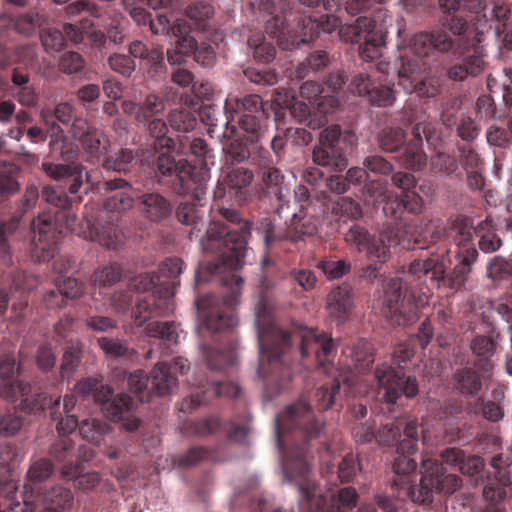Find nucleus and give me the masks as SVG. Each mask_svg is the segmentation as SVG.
I'll return each mask as SVG.
<instances>
[{
	"label": "nucleus",
	"mask_w": 512,
	"mask_h": 512,
	"mask_svg": "<svg viewBox=\"0 0 512 512\" xmlns=\"http://www.w3.org/2000/svg\"><path fill=\"white\" fill-rule=\"evenodd\" d=\"M188 370V360L182 357L174 358L170 364L159 362L150 376L143 370L130 373L127 380L128 388L140 402H149L153 395L169 394L176 385V373L186 374Z\"/></svg>",
	"instance_id": "nucleus-11"
},
{
	"label": "nucleus",
	"mask_w": 512,
	"mask_h": 512,
	"mask_svg": "<svg viewBox=\"0 0 512 512\" xmlns=\"http://www.w3.org/2000/svg\"><path fill=\"white\" fill-rule=\"evenodd\" d=\"M472 409L475 414L483 416L485 419L491 422H497L503 418V408L499 403L492 400H484L478 398Z\"/></svg>",
	"instance_id": "nucleus-54"
},
{
	"label": "nucleus",
	"mask_w": 512,
	"mask_h": 512,
	"mask_svg": "<svg viewBox=\"0 0 512 512\" xmlns=\"http://www.w3.org/2000/svg\"><path fill=\"white\" fill-rule=\"evenodd\" d=\"M136 106H139L136 112L137 118L143 117L144 119H147L164 109L162 98H154V101H150V98H145L143 103H134L131 100L123 102V108L127 113L133 112L136 109Z\"/></svg>",
	"instance_id": "nucleus-49"
},
{
	"label": "nucleus",
	"mask_w": 512,
	"mask_h": 512,
	"mask_svg": "<svg viewBox=\"0 0 512 512\" xmlns=\"http://www.w3.org/2000/svg\"><path fill=\"white\" fill-rule=\"evenodd\" d=\"M474 223L472 218L464 215H456L451 217L444 232L447 238L456 243L458 247L466 246L473 240Z\"/></svg>",
	"instance_id": "nucleus-33"
},
{
	"label": "nucleus",
	"mask_w": 512,
	"mask_h": 512,
	"mask_svg": "<svg viewBox=\"0 0 512 512\" xmlns=\"http://www.w3.org/2000/svg\"><path fill=\"white\" fill-rule=\"evenodd\" d=\"M59 436L60 438L51 446L50 455L58 462H66L73 456V442L68 435Z\"/></svg>",
	"instance_id": "nucleus-61"
},
{
	"label": "nucleus",
	"mask_w": 512,
	"mask_h": 512,
	"mask_svg": "<svg viewBox=\"0 0 512 512\" xmlns=\"http://www.w3.org/2000/svg\"><path fill=\"white\" fill-rule=\"evenodd\" d=\"M344 237L348 244L356 246L359 251H366L367 258L373 263L362 269L360 277L373 282L380 276L382 264L390 259L392 246L429 248L440 239V230L432 222L424 227L405 222L403 228L388 225L378 235H371L364 226L353 223Z\"/></svg>",
	"instance_id": "nucleus-5"
},
{
	"label": "nucleus",
	"mask_w": 512,
	"mask_h": 512,
	"mask_svg": "<svg viewBox=\"0 0 512 512\" xmlns=\"http://www.w3.org/2000/svg\"><path fill=\"white\" fill-rule=\"evenodd\" d=\"M453 385L465 397H475L482 389L481 375L473 367L457 369L453 374Z\"/></svg>",
	"instance_id": "nucleus-35"
},
{
	"label": "nucleus",
	"mask_w": 512,
	"mask_h": 512,
	"mask_svg": "<svg viewBox=\"0 0 512 512\" xmlns=\"http://www.w3.org/2000/svg\"><path fill=\"white\" fill-rule=\"evenodd\" d=\"M146 332L150 337L176 343L177 328L175 322H151L146 326Z\"/></svg>",
	"instance_id": "nucleus-55"
},
{
	"label": "nucleus",
	"mask_w": 512,
	"mask_h": 512,
	"mask_svg": "<svg viewBox=\"0 0 512 512\" xmlns=\"http://www.w3.org/2000/svg\"><path fill=\"white\" fill-rule=\"evenodd\" d=\"M136 205L140 215L152 223L166 221L174 209L172 202L158 192H144L136 196Z\"/></svg>",
	"instance_id": "nucleus-21"
},
{
	"label": "nucleus",
	"mask_w": 512,
	"mask_h": 512,
	"mask_svg": "<svg viewBox=\"0 0 512 512\" xmlns=\"http://www.w3.org/2000/svg\"><path fill=\"white\" fill-rule=\"evenodd\" d=\"M417 447L412 451L400 452L393 463L396 477L393 489L400 500L410 499L415 504L428 505L432 503L435 493L452 494L462 487V478L448 469H457L464 474H474L483 468L482 460L475 456H465V452L457 447L443 449L437 458H422V477L416 484L415 471L417 461L412 457Z\"/></svg>",
	"instance_id": "nucleus-4"
},
{
	"label": "nucleus",
	"mask_w": 512,
	"mask_h": 512,
	"mask_svg": "<svg viewBox=\"0 0 512 512\" xmlns=\"http://www.w3.org/2000/svg\"><path fill=\"white\" fill-rule=\"evenodd\" d=\"M198 202H185L181 203L177 210L176 216L179 222L185 225H194L196 226L199 220L202 218V211Z\"/></svg>",
	"instance_id": "nucleus-60"
},
{
	"label": "nucleus",
	"mask_w": 512,
	"mask_h": 512,
	"mask_svg": "<svg viewBox=\"0 0 512 512\" xmlns=\"http://www.w3.org/2000/svg\"><path fill=\"white\" fill-rule=\"evenodd\" d=\"M262 182L266 192L274 196L279 202L277 214L281 217L284 207H288V201L286 200L288 188L284 184L283 174L275 167L266 169L262 174Z\"/></svg>",
	"instance_id": "nucleus-32"
},
{
	"label": "nucleus",
	"mask_w": 512,
	"mask_h": 512,
	"mask_svg": "<svg viewBox=\"0 0 512 512\" xmlns=\"http://www.w3.org/2000/svg\"><path fill=\"white\" fill-rule=\"evenodd\" d=\"M190 28L184 19L177 20L171 29L174 38L171 44L172 50H167V58L171 65L181 64L184 57L195 53L197 47L194 38L189 35Z\"/></svg>",
	"instance_id": "nucleus-24"
},
{
	"label": "nucleus",
	"mask_w": 512,
	"mask_h": 512,
	"mask_svg": "<svg viewBox=\"0 0 512 512\" xmlns=\"http://www.w3.org/2000/svg\"><path fill=\"white\" fill-rule=\"evenodd\" d=\"M203 355L210 370L222 371L235 364L237 355L233 344L227 346H202Z\"/></svg>",
	"instance_id": "nucleus-30"
},
{
	"label": "nucleus",
	"mask_w": 512,
	"mask_h": 512,
	"mask_svg": "<svg viewBox=\"0 0 512 512\" xmlns=\"http://www.w3.org/2000/svg\"><path fill=\"white\" fill-rule=\"evenodd\" d=\"M50 132V158L53 161H44L42 170L49 178L68 184L70 194L75 195L84 183V167L76 162L78 148L66 139L63 130L50 129Z\"/></svg>",
	"instance_id": "nucleus-10"
},
{
	"label": "nucleus",
	"mask_w": 512,
	"mask_h": 512,
	"mask_svg": "<svg viewBox=\"0 0 512 512\" xmlns=\"http://www.w3.org/2000/svg\"><path fill=\"white\" fill-rule=\"evenodd\" d=\"M77 427L82 438L99 445L102 437L108 433L110 426L105 421L90 418L82 422L78 421Z\"/></svg>",
	"instance_id": "nucleus-44"
},
{
	"label": "nucleus",
	"mask_w": 512,
	"mask_h": 512,
	"mask_svg": "<svg viewBox=\"0 0 512 512\" xmlns=\"http://www.w3.org/2000/svg\"><path fill=\"white\" fill-rule=\"evenodd\" d=\"M405 132L401 128L384 129L379 137L380 148L385 152H396L404 144Z\"/></svg>",
	"instance_id": "nucleus-52"
},
{
	"label": "nucleus",
	"mask_w": 512,
	"mask_h": 512,
	"mask_svg": "<svg viewBox=\"0 0 512 512\" xmlns=\"http://www.w3.org/2000/svg\"><path fill=\"white\" fill-rule=\"evenodd\" d=\"M354 308L352 288L343 284L333 288L327 296L329 315L338 322H345Z\"/></svg>",
	"instance_id": "nucleus-28"
},
{
	"label": "nucleus",
	"mask_w": 512,
	"mask_h": 512,
	"mask_svg": "<svg viewBox=\"0 0 512 512\" xmlns=\"http://www.w3.org/2000/svg\"><path fill=\"white\" fill-rule=\"evenodd\" d=\"M219 212L235 228L219 221L209 224L202 246L206 252L215 253L216 256L213 260L202 263L196 273L198 282L208 281L209 277L219 275L227 288L223 299L208 294L196 300L198 317L202 325L211 331L231 328L237 323L234 308L243 283L237 270L244 263L247 238L251 231V223L243 220L235 209L221 208Z\"/></svg>",
	"instance_id": "nucleus-1"
},
{
	"label": "nucleus",
	"mask_w": 512,
	"mask_h": 512,
	"mask_svg": "<svg viewBox=\"0 0 512 512\" xmlns=\"http://www.w3.org/2000/svg\"><path fill=\"white\" fill-rule=\"evenodd\" d=\"M134 161L135 155L132 150L121 149L115 158H106L104 160L103 166L108 170L126 173L130 170Z\"/></svg>",
	"instance_id": "nucleus-58"
},
{
	"label": "nucleus",
	"mask_w": 512,
	"mask_h": 512,
	"mask_svg": "<svg viewBox=\"0 0 512 512\" xmlns=\"http://www.w3.org/2000/svg\"><path fill=\"white\" fill-rule=\"evenodd\" d=\"M421 71L420 62L409 59H401L400 65L398 67V75L400 78L399 85L403 86L404 92L407 94H412L414 89L408 87L407 83L413 84L418 81V74Z\"/></svg>",
	"instance_id": "nucleus-46"
},
{
	"label": "nucleus",
	"mask_w": 512,
	"mask_h": 512,
	"mask_svg": "<svg viewBox=\"0 0 512 512\" xmlns=\"http://www.w3.org/2000/svg\"><path fill=\"white\" fill-rule=\"evenodd\" d=\"M344 353L351 357L349 367H353L358 373H365L374 362L373 346L364 339L358 340L352 348H347Z\"/></svg>",
	"instance_id": "nucleus-39"
},
{
	"label": "nucleus",
	"mask_w": 512,
	"mask_h": 512,
	"mask_svg": "<svg viewBox=\"0 0 512 512\" xmlns=\"http://www.w3.org/2000/svg\"><path fill=\"white\" fill-rule=\"evenodd\" d=\"M94 398L108 419L121 423L123 428L130 432L139 428L141 420L135 416L137 403L131 396L126 393L114 396L109 385L98 384Z\"/></svg>",
	"instance_id": "nucleus-16"
},
{
	"label": "nucleus",
	"mask_w": 512,
	"mask_h": 512,
	"mask_svg": "<svg viewBox=\"0 0 512 512\" xmlns=\"http://www.w3.org/2000/svg\"><path fill=\"white\" fill-rule=\"evenodd\" d=\"M340 391V381L334 378L331 382L323 384L315 394L316 406L319 410H328L335 402V397Z\"/></svg>",
	"instance_id": "nucleus-50"
},
{
	"label": "nucleus",
	"mask_w": 512,
	"mask_h": 512,
	"mask_svg": "<svg viewBox=\"0 0 512 512\" xmlns=\"http://www.w3.org/2000/svg\"><path fill=\"white\" fill-rule=\"evenodd\" d=\"M74 138H79L83 148L91 158L99 160L106 155L109 147V140L99 129L90 128L86 121L76 119L71 125Z\"/></svg>",
	"instance_id": "nucleus-23"
},
{
	"label": "nucleus",
	"mask_w": 512,
	"mask_h": 512,
	"mask_svg": "<svg viewBox=\"0 0 512 512\" xmlns=\"http://www.w3.org/2000/svg\"><path fill=\"white\" fill-rule=\"evenodd\" d=\"M53 469V464L46 458H40L32 463L26 474L25 491L34 493L35 486L47 480Z\"/></svg>",
	"instance_id": "nucleus-42"
},
{
	"label": "nucleus",
	"mask_w": 512,
	"mask_h": 512,
	"mask_svg": "<svg viewBox=\"0 0 512 512\" xmlns=\"http://www.w3.org/2000/svg\"><path fill=\"white\" fill-rule=\"evenodd\" d=\"M171 81L182 90V93L191 92L194 96H209L214 93L210 83H198L194 80L193 74L184 68H177L171 74ZM176 93H181L177 90Z\"/></svg>",
	"instance_id": "nucleus-36"
},
{
	"label": "nucleus",
	"mask_w": 512,
	"mask_h": 512,
	"mask_svg": "<svg viewBox=\"0 0 512 512\" xmlns=\"http://www.w3.org/2000/svg\"><path fill=\"white\" fill-rule=\"evenodd\" d=\"M162 304L168 307L169 301L165 303V298L158 303L156 297L149 296L138 299L135 307L132 310V317L137 326H142L153 316H161L164 314Z\"/></svg>",
	"instance_id": "nucleus-40"
},
{
	"label": "nucleus",
	"mask_w": 512,
	"mask_h": 512,
	"mask_svg": "<svg viewBox=\"0 0 512 512\" xmlns=\"http://www.w3.org/2000/svg\"><path fill=\"white\" fill-rule=\"evenodd\" d=\"M123 277V269L117 263L104 266L94 273V281L101 286H111Z\"/></svg>",
	"instance_id": "nucleus-59"
},
{
	"label": "nucleus",
	"mask_w": 512,
	"mask_h": 512,
	"mask_svg": "<svg viewBox=\"0 0 512 512\" xmlns=\"http://www.w3.org/2000/svg\"><path fill=\"white\" fill-rule=\"evenodd\" d=\"M325 424L315 418L311 406L299 400L286 407L275 419L277 446L282 455V469L288 481L299 479L300 505L308 512H350L357 506L358 493L344 487L328 501L308 475L312 453L308 442L320 436Z\"/></svg>",
	"instance_id": "nucleus-2"
},
{
	"label": "nucleus",
	"mask_w": 512,
	"mask_h": 512,
	"mask_svg": "<svg viewBox=\"0 0 512 512\" xmlns=\"http://www.w3.org/2000/svg\"><path fill=\"white\" fill-rule=\"evenodd\" d=\"M422 135L428 144L435 145L438 136L435 127L430 122H417L412 129V139L403 147L399 157L401 162L408 168L420 170L426 165V155L422 150Z\"/></svg>",
	"instance_id": "nucleus-20"
},
{
	"label": "nucleus",
	"mask_w": 512,
	"mask_h": 512,
	"mask_svg": "<svg viewBox=\"0 0 512 512\" xmlns=\"http://www.w3.org/2000/svg\"><path fill=\"white\" fill-rule=\"evenodd\" d=\"M42 199L51 205L32 222L35 237L31 256L40 262H47L56 256L58 243L66 231H76V215L71 209L72 200L64 191L52 186L42 189Z\"/></svg>",
	"instance_id": "nucleus-7"
},
{
	"label": "nucleus",
	"mask_w": 512,
	"mask_h": 512,
	"mask_svg": "<svg viewBox=\"0 0 512 512\" xmlns=\"http://www.w3.org/2000/svg\"><path fill=\"white\" fill-rule=\"evenodd\" d=\"M418 440V422L411 417L385 424L377 433V441L381 445L389 446L399 441L397 448L400 452L414 450Z\"/></svg>",
	"instance_id": "nucleus-19"
},
{
	"label": "nucleus",
	"mask_w": 512,
	"mask_h": 512,
	"mask_svg": "<svg viewBox=\"0 0 512 512\" xmlns=\"http://www.w3.org/2000/svg\"><path fill=\"white\" fill-rule=\"evenodd\" d=\"M169 122L176 131L189 132L195 128L197 117L190 108L181 107L170 113Z\"/></svg>",
	"instance_id": "nucleus-45"
},
{
	"label": "nucleus",
	"mask_w": 512,
	"mask_h": 512,
	"mask_svg": "<svg viewBox=\"0 0 512 512\" xmlns=\"http://www.w3.org/2000/svg\"><path fill=\"white\" fill-rule=\"evenodd\" d=\"M18 370L15 358L5 357L0 361V396L12 402L22 398L20 408L28 413L47 409L51 395L40 392L29 396L31 387L18 379Z\"/></svg>",
	"instance_id": "nucleus-13"
},
{
	"label": "nucleus",
	"mask_w": 512,
	"mask_h": 512,
	"mask_svg": "<svg viewBox=\"0 0 512 512\" xmlns=\"http://www.w3.org/2000/svg\"><path fill=\"white\" fill-rule=\"evenodd\" d=\"M20 167L13 162L0 161V195H10L20 188Z\"/></svg>",
	"instance_id": "nucleus-43"
},
{
	"label": "nucleus",
	"mask_w": 512,
	"mask_h": 512,
	"mask_svg": "<svg viewBox=\"0 0 512 512\" xmlns=\"http://www.w3.org/2000/svg\"><path fill=\"white\" fill-rule=\"evenodd\" d=\"M490 466L492 472L486 473L484 495L487 499L501 500L512 495V446L505 452L494 455Z\"/></svg>",
	"instance_id": "nucleus-18"
},
{
	"label": "nucleus",
	"mask_w": 512,
	"mask_h": 512,
	"mask_svg": "<svg viewBox=\"0 0 512 512\" xmlns=\"http://www.w3.org/2000/svg\"><path fill=\"white\" fill-rule=\"evenodd\" d=\"M41 116L45 124L49 126L51 130L60 129L56 125V121L60 122L63 125H69L71 121L73 124L74 121L78 119L75 116V112L72 105L67 102L58 104L54 109H43Z\"/></svg>",
	"instance_id": "nucleus-41"
},
{
	"label": "nucleus",
	"mask_w": 512,
	"mask_h": 512,
	"mask_svg": "<svg viewBox=\"0 0 512 512\" xmlns=\"http://www.w3.org/2000/svg\"><path fill=\"white\" fill-rule=\"evenodd\" d=\"M239 393V387L234 384L221 382L213 383L203 390H197L186 397L181 402L180 410L184 413H188L206 404L211 397L222 395L237 397Z\"/></svg>",
	"instance_id": "nucleus-25"
},
{
	"label": "nucleus",
	"mask_w": 512,
	"mask_h": 512,
	"mask_svg": "<svg viewBox=\"0 0 512 512\" xmlns=\"http://www.w3.org/2000/svg\"><path fill=\"white\" fill-rule=\"evenodd\" d=\"M431 169L434 172L444 173L449 177H461L462 172L456 157L446 154L437 153L431 160Z\"/></svg>",
	"instance_id": "nucleus-47"
},
{
	"label": "nucleus",
	"mask_w": 512,
	"mask_h": 512,
	"mask_svg": "<svg viewBox=\"0 0 512 512\" xmlns=\"http://www.w3.org/2000/svg\"><path fill=\"white\" fill-rule=\"evenodd\" d=\"M356 143V136L351 131L342 132L338 125H331L320 135L319 144L313 150L315 164L342 171L348 165V146Z\"/></svg>",
	"instance_id": "nucleus-14"
},
{
	"label": "nucleus",
	"mask_w": 512,
	"mask_h": 512,
	"mask_svg": "<svg viewBox=\"0 0 512 512\" xmlns=\"http://www.w3.org/2000/svg\"><path fill=\"white\" fill-rule=\"evenodd\" d=\"M130 54L141 60V66L147 70L150 77L164 72L165 65L163 51L157 48H147L142 42L135 41L130 44Z\"/></svg>",
	"instance_id": "nucleus-29"
},
{
	"label": "nucleus",
	"mask_w": 512,
	"mask_h": 512,
	"mask_svg": "<svg viewBox=\"0 0 512 512\" xmlns=\"http://www.w3.org/2000/svg\"><path fill=\"white\" fill-rule=\"evenodd\" d=\"M77 403L74 394H66L61 401V396H51L47 409L53 421L57 422L56 429L59 435H69L78 426L76 415L70 414Z\"/></svg>",
	"instance_id": "nucleus-22"
},
{
	"label": "nucleus",
	"mask_w": 512,
	"mask_h": 512,
	"mask_svg": "<svg viewBox=\"0 0 512 512\" xmlns=\"http://www.w3.org/2000/svg\"><path fill=\"white\" fill-rule=\"evenodd\" d=\"M451 46V39L441 31L419 33L411 41V50L419 58L428 57L435 51L446 52Z\"/></svg>",
	"instance_id": "nucleus-27"
},
{
	"label": "nucleus",
	"mask_w": 512,
	"mask_h": 512,
	"mask_svg": "<svg viewBox=\"0 0 512 512\" xmlns=\"http://www.w3.org/2000/svg\"><path fill=\"white\" fill-rule=\"evenodd\" d=\"M319 219L310 211L298 210L286 228L276 229L271 222L264 225V243L269 249L282 248L284 243H297L317 233Z\"/></svg>",
	"instance_id": "nucleus-15"
},
{
	"label": "nucleus",
	"mask_w": 512,
	"mask_h": 512,
	"mask_svg": "<svg viewBox=\"0 0 512 512\" xmlns=\"http://www.w3.org/2000/svg\"><path fill=\"white\" fill-rule=\"evenodd\" d=\"M336 217H346L350 220H357L362 217V208L358 202L350 197H341L332 208Z\"/></svg>",
	"instance_id": "nucleus-57"
},
{
	"label": "nucleus",
	"mask_w": 512,
	"mask_h": 512,
	"mask_svg": "<svg viewBox=\"0 0 512 512\" xmlns=\"http://www.w3.org/2000/svg\"><path fill=\"white\" fill-rule=\"evenodd\" d=\"M191 153L201 158L200 167L190 164L186 159H176L171 152H162L157 160V172L160 181L170 185L178 194L189 193L201 188L207 176V163L212 158L205 140L195 138L190 143Z\"/></svg>",
	"instance_id": "nucleus-9"
},
{
	"label": "nucleus",
	"mask_w": 512,
	"mask_h": 512,
	"mask_svg": "<svg viewBox=\"0 0 512 512\" xmlns=\"http://www.w3.org/2000/svg\"><path fill=\"white\" fill-rule=\"evenodd\" d=\"M99 347L107 357L129 358L133 350L130 349L124 340L109 337H100L97 340Z\"/></svg>",
	"instance_id": "nucleus-48"
},
{
	"label": "nucleus",
	"mask_w": 512,
	"mask_h": 512,
	"mask_svg": "<svg viewBox=\"0 0 512 512\" xmlns=\"http://www.w3.org/2000/svg\"><path fill=\"white\" fill-rule=\"evenodd\" d=\"M306 99L308 103L297 101V98H273L275 119L280 121L289 113L297 122L315 130L325 126L340 106V98Z\"/></svg>",
	"instance_id": "nucleus-12"
},
{
	"label": "nucleus",
	"mask_w": 512,
	"mask_h": 512,
	"mask_svg": "<svg viewBox=\"0 0 512 512\" xmlns=\"http://www.w3.org/2000/svg\"><path fill=\"white\" fill-rule=\"evenodd\" d=\"M457 256L459 263L448 277L449 286L453 289H459L465 284L467 275L471 272L472 265L477 260L478 251L475 247L460 246Z\"/></svg>",
	"instance_id": "nucleus-31"
},
{
	"label": "nucleus",
	"mask_w": 512,
	"mask_h": 512,
	"mask_svg": "<svg viewBox=\"0 0 512 512\" xmlns=\"http://www.w3.org/2000/svg\"><path fill=\"white\" fill-rule=\"evenodd\" d=\"M133 203L134 199L129 193L118 190L105 200L103 209L86 204L77 234L84 239L97 241L108 249H118L124 243L125 236L110 213L125 212L132 208Z\"/></svg>",
	"instance_id": "nucleus-8"
},
{
	"label": "nucleus",
	"mask_w": 512,
	"mask_h": 512,
	"mask_svg": "<svg viewBox=\"0 0 512 512\" xmlns=\"http://www.w3.org/2000/svg\"><path fill=\"white\" fill-rule=\"evenodd\" d=\"M277 301L272 291L263 287L255 306V325L260 351L258 376L264 380L271 396L288 388L292 380L285 355L297 344L302 358L314 356L320 366H325L334 352L333 339L312 328L291 325L283 328L276 317Z\"/></svg>",
	"instance_id": "nucleus-3"
},
{
	"label": "nucleus",
	"mask_w": 512,
	"mask_h": 512,
	"mask_svg": "<svg viewBox=\"0 0 512 512\" xmlns=\"http://www.w3.org/2000/svg\"><path fill=\"white\" fill-rule=\"evenodd\" d=\"M433 338V329L428 319H425L416 335L410 336L404 343L399 344L394 351V361L401 368V364L409 361L418 348L425 349Z\"/></svg>",
	"instance_id": "nucleus-26"
},
{
	"label": "nucleus",
	"mask_w": 512,
	"mask_h": 512,
	"mask_svg": "<svg viewBox=\"0 0 512 512\" xmlns=\"http://www.w3.org/2000/svg\"><path fill=\"white\" fill-rule=\"evenodd\" d=\"M360 470L359 463L353 453H347L338 464L337 474L341 482H350Z\"/></svg>",
	"instance_id": "nucleus-63"
},
{
	"label": "nucleus",
	"mask_w": 512,
	"mask_h": 512,
	"mask_svg": "<svg viewBox=\"0 0 512 512\" xmlns=\"http://www.w3.org/2000/svg\"><path fill=\"white\" fill-rule=\"evenodd\" d=\"M470 346L476 357L474 366L478 367L484 373L488 372L492 368L490 358L494 355L496 350V343L493 338L485 335L476 336Z\"/></svg>",
	"instance_id": "nucleus-38"
},
{
	"label": "nucleus",
	"mask_w": 512,
	"mask_h": 512,
	"mask_svg": "<svg viewBox=\"0 0 512 512\" xmlns=\"http://www.w3.org/2000/svg\"><path fill=\"white\" fill-rule=\"evenodd\" d=\"M81 361L79 349L71 347L67 349L62 357L60 375L62 379H69Z\"/></svg>",
	"instance_id": "nucleus-62"
},
{
	"label": "nucleus",
	"mask_w": 512,
	"mask_h": 512,
	"mask_svg": "<svg viewBox=\"0 0 512 512\" xmlns=\"http://www.w3.org/2000/svg\"><path fill=\"white\" fill-rule=\"evenodd\" d=\"M318 268L323 271L327 279L335 280L343 277L344 275L350 272L351 263L347 259H325L319 262Z\"/></svg>",
	"instance_id": "nucleus-56"
},
{
	"label": "nucleus",
	"mask_w": 512,
	"mask_h": 512,
	"mask_svg": "<svg viewBox=\"0 0 512 512\" xmlns=\"http://www.w3.org/2000/svg\"><path fill=\"white\" fill-rule=\"evenodd\" d=\"M374 378L377 386L383 389V399L389 404H395L400 396L414 398L419 392L415 376L405 375L391 365L381 364L376 367Z\"/></svg>",
	"instance_id": "nucleus-17"
},
{
	"label": "nucleus",
	"mask_w": 512,
	"mask_h": 512,
	"mask_svg": "<svg viewBox=\"0 0 512 512\" xmlns=\"http://www.w3.org/2000/svg\"><path fill=\"white\" fill-rule=\"evenodd\" d=\"M220 427L221 424L218 418L209 417L191 422L188 425V431L194 435L204 437L215 433Z\"/></svg>",
	"instance_id": "nucleus-64"
},
{
	"label": "nucleus",
	"mask_w": 512,
	"mask_h": 512,
	"mask_svg": "<svg viewBox=\"0 0 512 512\" xmlns=\"http://www.w3.org/2000/svg\"><path fill=\"white\" fill-rule=\"evenodd\" d=\"M74 502L70 488L55 485L48 489L43 498L44 510L47 512H63L69 510Z\"/></svg>",
	"instance_id": "nucleus-37"
},
{
	"label": "nucleus",
	"mask_w": 512,
	"mask_h": 512,
	"mask_svg": "<svg viewBox=\"0 0 512 512\" xmlns=\"http://www.w3.org/2000/svg\"><path fill=\"white\" fill-rule=\"evenodd\" d=\"M253 179L254 174L251 170L244 167H237L227 173L225 183L230 189L239 190L241 194H244V190L250 186Z\"/></svg>",
	"instance_id": "nucleus-51"
},
{
	"label": "nucleus",
	"mask_w": 512,
	"mask_h": 512,
	"mask_svg": "<svg viewBox=\"0 0 512 512\" xmlns=\"http://www.w3.org/2000/svg\"><path fill=\"white\" fill-rule=\"evenodd\" d=\"M448 250L437 248L427 257L414 260L408 271L392 278L384 291L383 314L399 326H407L418 318V306L415 302L413 285L431 284L439 286L446 278Z\"/></svg>",
	"instance_id": "nucleus-6"
},
{
	"label": "nucleus",
	"mask_w": 512,
	"mask_h": 512,
	"mask_svg": "<svg viewBox=\"0 0 512 512\" xmlns=\"http://www.w3.org/2000/svg\"><path fill=\"white\" fill-rule=\"evenodd\" d=\"M168 128L166 123L161 119H154L149 124V132L151 137L154 138L153 145L156 150L167 148L170 150L175 147V142L172 138L167 137ZM170 152V151H167Z\"/></svg>",
	"instance_id": "nucleus-53"
},
{
	"label": "nucleus",
	"mask_w": 512,
	"mask_h": 512,
	"mask_svg": "<svg viewBox=\"0 0 512 512\" xmlns=\"http://www.w3.org/2000/svg\"><path fill=\"white\" fill-rule=\"evenodd\" d=\"M184 263L180 258H166L159 266L160 285L165 286V303L174 295V289L180 284L178 277L183 272Z\"/></svg>",
	"instance_id": "nucleus-34"
}]
</instances>
